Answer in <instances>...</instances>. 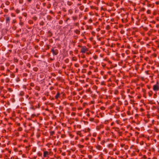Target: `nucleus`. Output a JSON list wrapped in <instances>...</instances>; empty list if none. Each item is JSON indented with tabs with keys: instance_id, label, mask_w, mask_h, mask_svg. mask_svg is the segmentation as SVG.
<instances>
[{
	"instance_id": "obj_48",
	"label": "nucleus",
	"mask_w": 159,
	"mask_h": 159,
	"mask_svg": "<svg viewBox=\"0 0 159 159\" xmlns=\"http://www.w3.org/2000/svg\"><path fill=\"white\" fill-rule=\"evenodd\" d=\"M116 122L117 124H120V120H116Z\"/></svg>"
},
{
	"instance_id": "obj_60",
	"label": "nucleus",
	"mask_w": 159,
	"mask_h": 159,
	"mask_svg": "<svg viewBox=\"0 0 159 159\" xmlns=\"http://www.w3.org/2000/svg\"><path fill=\"white\" fill-rule=\"evenodd\" d=\"M102 90H103L104 92H106V89H104V88H102Z\"/></svg>"
},
{
	"instance_id": "obj_55",
	"label": "nucleus",
	"mask_w": 159,
	"mask_h": 159,
	"mask_svg": "<svg viewBox=\"0 0 159 159\" xmlns=\"http://www.w3.org/2000/svg\"><path fill=\"white\" fill-rule=\"evenodd\" d=\"M16 19H14L12 21V23H15L16 22Z\"/></svg>"
},
{
	"instance_id": "obj_18",
	"label": "nucleus",
	"mask_w": 159,
	"mask_h": 159,
	"mask_svg": "<svg viewBox=\"0 0 159 159\" xmlns=\"http://www.w3.org/2000/svg\"><path fill=\"white\" fill-rule=\"evenodd\" d=\"M89 120L91 122H93L94 121V119L93 117H90Z\"/></svg>"
},
{
	"instance_id": "obj_23",
	"label": "nucleus",
	"mask_w": 159,
	"mask_h": 159,
	"mask_svg": "<svg viewBox=\"0 0 159 159\" xmlns=\"http://www.w3.org/2000/svg\"><path fill=\"white\" fill-rule=\"evenodd\" d=\"M68 13L70 14H71L73 13V11L72 9H70L68 10Z\"/></svg>"
},
{
	"instance_id": "obj_17",
	"label": "nucleus",
	"mask_w": 159,
	"mask_h": 159,
	"mask_svg": "<svg viewBox=\"0 0 159 159\" xmlns=\"http://www.w3.org/2000/svg\"><path fill=\"white\" fill-rule=\"evenodd\" d=\"M153 94L152 91H150L148 93V95L149 97H151Z\"/></svg>"
},
{
	"instance_id": "obj_33",
	"label": "nucleus",
	"mask_w": 159,
	"mask_h": 159,
	"mask_svg": "<svg viewBox=\"0 0 159 159\" xmlns=\"http://www.w3.org/2000/svg\"><path fill=\"white\" fill-rule=\"evenodd\" d=\"M78 146L80 148H82L84 147V145L81 144L79 145Z\"/></svg>"
},
{
	"instance_id": "obj_39",
	"label": "nucleus",
	"mask_w": 159,
	"mask_h": 159,
	"mask_svg": "<svg viewBox=\"0 0 159 159\" xmlns=\"http://www.w3.org/2000/svg\"><path fill=\"white\" fill-rule=\"evenodd\" d=\"M80 65L78 63H75V66L76 67H78Z\"/></svg>"
},
{
	"instance_id": "obj_4",
	"label": "nucleus",
	"mask_w": 159,
	"mask_h": 159,
	"mask_svg": "<svg viewBox=\"0 0 159 159\" xmlns=\"http://www.w3.org/2000/svg\"><path fill=\"white\" fill-rule=\"evenodd\" d=\"M4 16L5 18L6 24H8V25H9L10 22V17L8 15H4Z\"/></svg>"
},
{
	"instance_id": "obj_49",
	"label": "nucleus",
	"mask_w": 159,
	"mask_h": 159,
	"mask_svg": "<svg viewBox=\"0 0 159 159\" xmlns=\"http://www.w3.org/2000/svg\"><path fill=\"white\" fill-rule=\"evenodd\" d=\"M93 58L94 59L96 60L98 58V57L97 55H95L93 56Z\"/></svg>"
},
{
	"instance_id": "obj_64",
	"label": "nucleus",
	"mask_w": 159,
	"mask_h": 159,
	"mask_svg": "<svg viewBox=\"0 0 159 159\" xmlns=\"http://www.w3.org/2000/svg\"><path fill=\"white\" fill-rule=\"evenodd\" d=\"M124 145H125V144L123 143L121 144L120 145V147L122 148H123Z\"/></svg>"
},
{
	"instance_id": "obj_56",
	"label": "nucleus",
	"mask_w": 159,
	"mask_h": 159,
	"mask_svg": "<svg viewBox=\"0 0 159 159\" xmlns=\"http://www.w3.org/2000/svg\"><path fill=\"white\" fill-rule=\"evenodd\" d=\"M118 133L119 135H120V136L122 134V132L119 131Z\"/></svg>"
},
{
	"instance_id": "obj_50",
	"label": "nucleus",
	"mask_w": 159,
	"mask_h": 159,
	"mask_svg": "<svg viewBox=\"0 0 159 159\" xmlns=\"http://www.w3.org/2000/svg\"><path fill=\"white\" fill-rule=\"evenodd\" d=\"M141 10L142 11H144L145 10V8L144 7H142L141 9Z\"/></svg>"
},
{
	"instance_id": "obj_63",
	"label": "nucleus",
	"mask_w": 159,
	"mask_h": 159,
	"mask_svg": "<svg viewBox=\"0 0 159 159\" xmlns=\"http://www.w3.org/2000/svg\"><path fill=\"white\" fill-rule=\"evenodd\" d=\"M130 93L131 94H133L134 93V91H132L130 92Z\"/></svg>"
},
{
	"instance_id": "obj_35",
	"label": "nucleus",
	"mask_w": 159,
	"mask_h": 159,
	"mask_svg": "<svg viewBox=\"0 0 159 159\" xmlns=\"http://www.w3.org/2000/svg\"><path fill=\"white\" fill-rule=\"evenodd\" d=\"M91 141L92 142L94 143L95 141V139L94 138H91Z\"/></svg>"
},
{
	"instance_id": "obj_8",
	"label": "nucleus",
	"mask_w": 159,
	"mask_h": 159,
	"mask_svg": "<svg viewBox=\"0 0 159 159\" xmlns=\"http://www.w3.org/2000/svg\"><path fill=\"white\" fill-rule=\"evenodd\" d=\"M47 151L48 152L49 154H50V156L52 155L53 152L51 149H48V150Z\"/></svg>"
},
{
	"instance_id": "obj_26",
	"label": "nucleus",
	"mask_w": 159,
	"mask_h": 159,
	"mask_svg": "<svg viewBox=\"0 0 159 159\" xmlns=\"http://www.w3.org/2000/svg\"><path fill=\"white\" fill-rule=\"evenodd\" d=\"M33 70L34 71L36 72L38 70V68L37 67H35L33 68Z\"/></svg>"
},
{
	"instance_id": "obj_31",
	"label": "nucleus",
	"mask_w": 159,
	"mask_h": 159,
	"mask_svg": "<svg viewBox=\"0 0 159 159\" xmlns=\"http://www.w3.org/2000/svg\"><path fill=\"white\" fill-rule=\"evenodd\" d=\"M28 23L30 24H31L33 23V21L32 20H29L28 21Z\"/></svg>"
},
{
	"instance_id": "obj_14",
	"label": "nucleus",
	"mask_w": 159,
	"mask_h": 159,
	"mask_svg": "<svg viewBox=\"0 0 159 159\" xmlns=\"http://www.w3.org/2000/svg\"><path fill=\"white\" fill-rule=\"evenodd\" d=\"M55 134V132L53 131H51L50 132V136H53Z\"/></svg>"
},
{
	"instance_id": "obj_42",
	"label": "nucleus",
	"mask_w": 159,
	"mask_h": 159,
	"mask_svg": "<svg viewBox=\"0 0 159 159\" xmlns=\"http://www.w3.org/2000/svg\"><path fill=\"white\" fill-rule=\"evenodd\" d=\"M63 104L64 105H65V106H66L67 104H68V103H67V102H66V101H64V102H63Z\"/></svg>"
},
{
	"instance_id": "obj_16",
	"label": "nucleus",
	"mask_w": 159,
	"mask_h": 159,
	"mask_svg": "<svg viewBox=\"0 0 159 159\" xmlns=\"http://www.w3.org/2000/svg\"><path fill=\"white\" fill-rule=\"evenodd\" d=\"M114 93L116 95H117L119 93V91L117 89H115L114 90Z\"/></svg>"
},
{
	"instance_id": "obj_61",
	"label": "nucleus",
	"mask_w": 159,
	"mask_h": 159,
	"mask_svg": "<svg viewBox=\"0 0 159 159\" xmlns=\"http://www.w3.org/2000/svg\"><path fill=\"white\" fill-rule=\"evenodd\" d=\"M140 110L141 112H143L144 111V110L143 108H141L140 109Z\"/></svg>"
},
{
	"instance_id": "obj_5",
	"label": "nucleus",
	"mask_w": 159,
	"mask_h": 159,
	"mask_svg": "<svg viewBox=\"0 0 159 159\" xmlns=\"http://www.w3.org/2000/svg\"><path fill=\"white\" fill-rule=\"evenodd\" d=\"M50 155L48 152L47 151H44L43 153V157H48V156Z\"/></svg>"
},
{
	"instance_id": "obj_13",
	"label": "nucleus",
	"mask_w": 159,
	"mask_h": 159,
	"mask_svg": "<svg viewBox=\"0 0 159 159\" xmlns=\"http://www.w3.org/2000/svg\"><path fill=\"white\" fill-rule=\"evenodd\" d=\"M74 32L77 34H79L80 33V31L78 30H76L75 31H74Z\"/></svg>"
},
{
	"instance_id": "obj_34",
	"label": "nucleus",
	"mask_w": 159,
	"mask_h": 159,
	"mask_svg": "<svg viewBox=\"0 0 159 159\" xmlns=\"http://www.w3.org/2000/svg\"><path fill=\"white\" fill-rule=\"evenodd\" d=\"M4 11L6 13H7L8 11V9L6 8H5L4 9Z\"/></svg>"
},
{
	"instance_id": "obj_51",
	"label": "nucleus",
	"mask_w": 159,
	"mask_h": 159,
	"mask_svg": "<svg viewBox=\"0 0 159 159\" xmlns=\"http://www.w3.org/2000/svg\"><path fill=\"white\" fill-rule=\"evenodd\" d=\"M86 30L89 29L91 27L90 26H89L88 25H86Z\"/></svg>"
},
{
	"instance_id": "obj_41",
	"label": "nucleus",
	"mask_w": 159,
	"mask_h": 159,
	"mask_svg": "<svg viewBox=\"0 0 159 159\" xmlns=\"http://www.w3.org/2000/svg\"><path fill=\"white\" fill-rule=\"evenodd\" d=\"M101 85H105V83L104 81H102L101 82Z\"/></svg>"
},
{
	"instance_id": "obj_53",
	"label": "nucleus",
	"mask_w": 159,
	"mask_h": 159,
	"mask_svg": "<svg viewBox=\"0 0 159 159\" xmlns=\"http://www.w3.org/2000/svg\"><path fill=\"white\" fill-rule=\"evenodd\" d=\"M77 60L76 58V57H74L72 58V61H76Z\"/></svg>"
},
{
	"instance_id": "obj_6",
	"label": "nucleus",
	"mask_w": 159,
	"mask_h": 159,
	"mask_svg": "<svg viewBox=\"0 0 159 159\" xmlns=\"http://www.w3.org/2000/svg\"><path fill=\"white\" fill-rule=\"evenodd\" d=\"M60 98V93L59 92H58L55 96V98L57 100L58 98Z\"/></svg>"
},
{
	"instance_id": "obj_19",
	"label": "nucleus",
	"mask_w": 159,
	"mask_h": 159,
	"mask_svg": "<svg viewBox=\"0 0 159 159\" xmlns=\"http://www.w3.org/2000/svg\"><path fill=\"white\" fill-rule=\"evenodd\" d=\"M77 134L80 136V137H81L83 136L82 134L81 133L80 131H78L77 133Z\"/></svg>"
},
{
	"instance_id": "obj_59",
	"label": "nucleus",
	"mask_w": 159,
	"mask_h": 159,
	"mask_svg": "<svg viewBox=\"0 0 159 159\" xmlns=\"http://www.w3.org/2000/svg\"><path fill=\"white\" fill-rule=\"evenodd\" d=\"M142 158L143 159H145L147 158V157L145 155H143V156L142 157Z\"/></svg>"
},
{
	"instance_id": "obj_46",
	"label": "nucleus",
	"mask_w": 159,
	"mask_h": 159,
	"mask_svg": "<svg viewBox=\"0 0 159 159\" xmlns=\"http://www.w3.org/2000/svg\"><path fill=\"white\" fill-rule=\"evenodd\" d=\"M49 99L52 100H54V98L51 96H50Z\"/></svg>"
},
{
	"instance_id": "obj_37",
	"label": "nucleus",
	"mask_w": 159,
	"mask_h": 159,
	"mask_svg": "<svg viewBox=\"0 0 159 159\" xmlns=\"http://www.w3.org/2000/svg\"><path fill=\"white\" fill-rule=\"evenodd\" d=\"M79 25V22H76L75 23H74V26H78Z\"/></svg>"
},
{
	"instance_id": "obj_45",
	"label": "nucleus",
	"mask_w": 159,
	"mask_h": 159,
	"mask_svg": "<svg viewBox=\"0 0 159 159\" xmlns=\"http://www.w3.org/2000/svg\"><path fill=\"white\" fill-rule=\"evenodd\" d=\"M147 13L148 14H150L151 13V11L150 10H148L147 11Z\"/></svg>"
},
{
	"instance_id": "obj_54",
	"label": "nucleus",
	"mask_w": 159,
	"mask_h": 159,
	"mask_svg": "<svg viewBox=\"0 0 159 159\" xmlns=\"http://www.w3.org/2000/svg\"><path fill=\"white\" fill-rule=\"evenodd\" d=\"M19 3H20L22 4L23 2V0H19Z\"/></svg>"
},
{
	"instance_id": "obj_12",
	"label": "nucleus",
	"mask_w": 159,
	"mask_h": 159,
	"mask_svg": "<svg viewBox=\"0 0 159 159\" xmlns=\"http://www.w3.org/2000/svg\"><path fill=\"white\" fill-rule=\"evenodd\" d=\"M18 126H19V127L18 129V130L19 131H22V128L20 126V123H18L17 124Z\"/></svg>"
},
{
	"instance_id": "obj_9",
	"label": "nucleus",
	"mask_w": 159,
	"mask_h": 159,
	"mask_svg": "<svg viewBox=\"0 0 159 159\" xmlns=\"http://www.w3.org/2000/svg\"><path fill=\"white\" fill-rule=\"evenodd\" d=\"M72 18L73 20L75 21L77 20L78 19V16H74L72 17Z\"/></svg>"
},
{
	"instance_id": "obj_15",
	"label": "nucleus",
	"mask_w": 159,
	"mask_h": 159,
	"mask_svg": "<svg viewBox=\"0 0 159 159\" xmlns=\"http://www.w3.org/2000/svg\"><path fill=\"white\" fill-rule=\"evenodd\" d=\"M107 147L110 148H111L113 147V144L112 143H110L108 145Z\"/></svg>"
},
{
	"instance_id": "obj_3",
	"label": "nucleus",
	"mask_w": 159,
	"mask_h": 159,
	"mask_svg": "<svg viewBox=\"0 0 159 159\" xmlns=\"http://www.w3.org/2000/svg\"><path fill=\"white\" fill-rule=\"evenodd\" d=\"M78 47L81 48L80 52L82 53H84L86 51H88V48L85 46H81L79 45Z\"/></svg>"
},
{
	"instance_id": "obj_58",
	"label": "nucleus",
	"mask_w": 159,
	"mask_h": 159,
	"mask_svg": "<svg viewBox=\"0 0 159 159\" xmlns=\"http://www.w3.org/2000/svg\"><path fill=\"white\" fill-rule=\"evenodd\" d=\"M27 66L29 68L30 67V65L29 63H28L27 64Z\"/></svg>"
},
{
	"instance_id": "obj_2",
	"label": "nucleus",
	"mask_w": 159,
	"mask_h": 159,
	"mask_svg": "<svg viewBox=\"0 0 159 159\" xmlns=\"http://www.w3.org/2000/svg\"><path fill=\"white\" fill-rule=\"evenodd\" d=\"M55 47H53L51 49V52H52V54L53 55H56L58 53V50L57 49H55Z\"/></svg>"
},
{
	"instance_id": "obj_11",
	"label": "nucleus",
	"mask_w": 159,
	"mask_h": 159,
	"mask_svg": "<svg viewBox=\"0 0 159 159\" xmlns=\"http://www.w3.org/2000/svg\"><path fill=\"white\" fill-rule=\"evenodd\" d=\"M86 92L89 93L90 94L92 93V92L91 91V88H89L87 89L86 90Z\"/></svg>"
},
{
	"instance_id": "obj_21",
	"label": "nucleus",
	"mask_w": 159,
	"mask_h": 159,
	"mask_svg": "<svg viewBox=\"0 0 159 159\" xmlns=\"http://www.w3.org/2000/svg\"><path fill=\"white\" fill-rule=\"evenodd\" d=\"M35 89L36 90L40 91V88L39 86H36L35 87Z\"/></svg>"
},
{
	"instance_id": "obj_1",
	"label": "nucleus",
	"mask_w": 159,
	"mask_h": 159,
	"mask_svg": "<svg viewBox=\"0 0 159 159\" xmlns=\"http://www.w3.org/2000/svg\"><path fill=\"white\" fill-rule=\"evenodd\" d=\"M152 89L155 92L159 91V83L158 81H157L156 84L153 86Z\"/></svg>"
},
{
	"instance_id": "obj_7",
	"label": "nucleus",
	"mask_w": 159,
	"mask_h": 159,
	"mask_svg": "<svg viewBox=\"0 0 159 159\" xmlns=\"http://www.w3.org/2000/svg\"><path fill=\"white\" fill-rule=\"evenodd\" d=\"M96 147L97 149L99 150H101L102 148V147L100 145L98 144L96 146Z\"/></svg>"
},
{
	"instance_id": "obj_28",
	"label": "nucleus",
	"mask_w": 159,
	"mask_h": 159,
	"mask_svg": "<svg viewBox=\"0 0 159 159\" xmlns=\"http://www.w3.org/2000/svg\"><path fill=\"white\" fill-rule=\"evenodd\" d=\"M118 103L119 106H120L122 104V102L120 100L118 101Z\"/></svg>"
},
{
	"instance_id": "obj_20",
	"label": "nucleus",
	"mask_w": 159,
	"mask_h": 159,
	"mask_svg": "<svg viewBox=\"0 0 159 159\" xmlns=\"http://www.w3.org/2000/svg\"><path fill=\"white\" fill-rule=\"evenodd\" d=\"M4 66L1 65L0 66V70H4Z\"/></svg>"
},
{
	"instance_id": "obj_38",
	"label": "nucleus",
	"mask_w": 159,
	"mask_h": 159,
	"mask_svg": "<svg viewBox=\"0 0 159 159\" xmlns=\"http://www.w3.org/2000/svg\"><path fill=\"white\" fill-rule=\"evenodd\" d=\"M10 2L8 1H6L5 2V4L7 5H8L10 4Z\"/></svg>"
},
{
	"instance_id": "obj_36",
	"label": "nucleus",
	"mask_w": 159,
	"mask_h": 159,
	"mask_svg": "<svg viewBox=\"0 0 159 159\" xmlns=\"http://www.w3.org/2000/svg\"><path fill=\"white\" fill-rule=\"evenodd\" d=\"M133 47L135 48H138L139 46V45H137L136 44H134L133 45Z\"/></svg>"
},
{
	"instance_id": "obj_47",
	"label": "nucleus",
	"mask_w": 159,
	"mask_h": 159,
	"mask_svg": "<svg viewBox=\"0 0 159 159\" xmlns=\"http://www.w3.org/2000/svg\"><path fill=\"white\" fill-rule=\"evenodd\" d=\"M61 137L62 138H64L66 137V136L65 134H61Z\"/></svg>"
},
{
	"instance_id": "obj_27",
	"label": "nucleus",
	"mask_w": 159,
	"mask_h": 159,
	"mask_svg": "<svg viewBox=\"0 0 159 159\" xmlns=\"http://www.w3.org/2000/svg\"><path fill=\"white\" fill-rule=\"evenodd\" d=\"M37 155L39 157H41L42 155V154L40 152H39L37 153Z\"/></svg>"
},
{
	"instance_id": "obj_57",
	"label": "nucleus",
	"mask_w": 159,
	"mask_h": 159,
	"mask_svg": "<svg viewBox=\"0 0 159 159\" xmlns=\"http://www.w3.org/2000/svg\"><path fill=\"white\" fill-rule=\"evenodd\" d=\"M11 15L12 17H15L16 16L13 13H11Z\"/></svg>"
},
{
	"instance_id": "obj_40",
	"label": "nucleus",
	"mask_w": 159,
	"mask_h": 159,
	"mask_svg": "<svg viewBox=\"0 0 159 159\" xmlns=\"http://www.w3.org/2000/svg\"><path fill=\"white\" fill-rule=\"evenodd\" d=\"M128 101L127 100H125L124 101V105H128Z\"/></svg>"
},
{
	"instance_id": "obj_25",
	"label": "nucleus",
	"mask_w": 159,
	"mask_h": 159,
	"mask_svg": "<svg viewBox=\"0 0 159 159\" xmlns=\"http://www.w3.org/2000/svg\"><path fill=\"white\" fill-rule=\"evenodd\" d=\"M7 90V91L10 92H11L13 91L12 89L11 88H8Z\"/></svg>"
},
{
	"instance_id": "obj_24",
	"label": "nucleus",
	"mask_w": 159,
	"mask_h": 159,
	"mask_svg": "<svg viewBox=\"0 0 159 159\" xmlns=\"http://www.w3.org/2000/svg\"><path fill=\"white\" fill-rule=\"evenodd\" d=\"M39 25L41 26H43L44 25V22L43 21H41L39 23Z\"/></svg>"
},
{
	"instance_id": "obj_52",
	"label": "nucleus",
	"mask_w": 159,
	"mask_h": 159,
	"mask_svg": "<svg viewBox=\"0 0 159 159\" xmlns=\"http://www.w3.org/2000/svg\"><path fill=\"white\" fill-rule=\"evenodd\" d=\"M72 2H68L67 3V4L69 6H70L72 4Z\"/></svg>"
},
{
	"instance_id": "obj_30",
	"label": "nucleus",
	"mask_w": 159,
	"mask_h": 159,
	"mask_svg": "<svg viewBox=\"0 0 159 159\" xmlns=\"http://www.w3.org/2000/svg\"><path fill=\"white\" fill-rule=\"evenodd\" d=\"M18 60L16 58H15V57L14 58V62H18Z\"/></svg>"
},
{
	"instance_id": "obj_10",
	"label": "nucleus",
	"mask_w": 159,
	"mask_h": 159,
	"mask_svg": "<svg viewBox=\"0 0 159 159\" xmlns=\"http://www.w3.org/2000/svg\"><path fill=\"white\" fill-rule=\"evenodd\" d=\"M48 36L51 37L52 36V33L51 31L50 30H49L48 31Z\"/></svg>"
},
{
	"instance_id": "obj_22",
	"label": "nucleus",
	"mask_w": 159,
	"mask_h": 159,
	"mask_svg": "<svg viewBox=\"0 0 159 159\" xmlns=\"http://www.w3.org/2000/svg\"><path fill=\"white\" fill-rule=\"evenodd\" d=\"M106 29L107 30H109L110 29V27L109 25H107L106 26Z\"/></svg>"
},
{
	"instance_id": "obj_32",
	"label": "nucleus",
	"mask_w": 159,
	"mask_h": 159,
	"mask_svg": "<svg viewBox=\"0 0 159 159\" xmlns=\"http://www.w3.org/2000/svg\"><path fill=\"white\" fill-rule=\"evenodd\" d=\"M24 93L23 91H21L20 93V95L21 96H23L24 95Z\"/></svg>"
},
{
	"instance_id": "obj_43",
	"label": "nucleus",
	"mask_w": 159,
	"mask_h": 159,
	"mask_svg": "<svg viewBox=\"0 0 159 159\" xmlns=\"http://www.w3.org/2000/svg\"><path fill=\"white\" fill-rule=\"evenodd\" d=\"M120 109V107H117V106H116V110H117V111H119V110Z\"/></svg>"
},
{
	"instance_id": "obj_29",
	"label": "nucleus",
	"mask_w": 159,
	"mask_h": 159,
	"mask_svg": "<svg viewBox=\"0 0 159 159\" xmlns=\"http://www.w3.org/2000/svg\"><path fill=\"white\" fill-rule=\"evenodd\" d=\"M154 131L157 133H158L159 132V129L157 128H155Z\"/></svg>"
},
{
	"instance_id": "obj_44",
	"label": "nucleus",
	"mask_w": 159,
	"mask_h": 159,
	"mask_svg": "<svg viewBox=\"0 0 159 159\" xmlns=\"http://www.w3.org/2000/svg\"><path fill=\"white\" fill-rule=\"evenodd\" d=\"M32 19L35 21L37 20V17L36 16H34L32 18Z\"/></svg>"
},
{
	"instance_id": "obj_62",
	"label": "nucleus",
	"mask_w": 159,
	"mask_h": 159,
	"mask_svg": "<svg viewBox=\"0 0 159 159\" xmlns=\"http://www.w3.org/2000/svg\"><path fill=\"white\" fill-rule=\"evenodd\" d=\"M100 109L102 110H104L105 109V108L103 107H101Z\"/></svg>"
}]
</instances>
